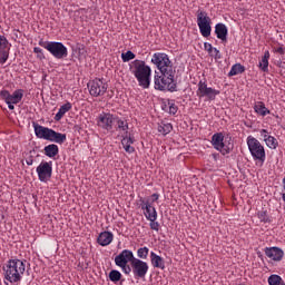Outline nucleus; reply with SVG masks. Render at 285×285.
Returning <instances> with one entry per match:
<instances>
[{"label": "nucleus", "instance_id": "f257e3e1", "mask_svg": "<svg viewBox=\"0 0 285 285\" xmlns=\"http://www.w3.org/2000/svg\"><path fill=\"white\" fill-rule=\"evenodd\" d=\"M129 70L138 81V86H140V88H150L153 68H150L146 61L139 59L131 61L129 65Z\"/></svg>", "mask_w": 285, "mask_h": 285}, {"label": "nucleus", "instance_id": "f03ea898", "mask_svg": "<svg viewBox=\"0 0 285 285\" xmlns=\"http://www.w3.org/2000/svg\"><path fill=\"white\" fill-rule=\"evenodd\" d=\"M176 71H155L154 88L155 90L177 92V81L175 80Z\"/></svg>", "mask_w": 285, "mask_h": 285}, {"label": "nucleus", "instance_id": "7ed1b4c3", "mask_svg": "<svg viewBox=\"0 0 285 285\" xmlns=\"http://www.w3.org/2000/svg\"><path fill=\"white\" fill-rule=\"evenodd\" d=\"M4 279L10 282V284H17L23 278V273H26V261L22 259H9L3 267Z\"/></svg>", "mask_w": 285, "mask_h": 285}, {"label": "nucleus", "instance_id": "20e7f679", "mask_svg": "<svg viewBox=\"0 0 285 285\" xmlns=\"http://www.w3.org/2000/svg\"><path fill=\"white\" fill-rule=\"evenodd\" d=\"M247 148L252 155L253 161L257 168H262L266 161V149L257 138L253 136L247 137Z\"/></svg>", "mask_w": 285, "mask_h": 285}, {"label": "nucleus", "instance_id": "39448f33", "mask_svg": "<svg viewBox=\"0 0 285 285\" xmlns=\"http://www.w3.org/2000/svg\"><path fill=\"white\" fill-rule=\"evenodd\" d=\"M151 63L158 68L159 72L175 71L173 61H170V58L164 52L154 53L151 57Z\"/></svg>", "mask_w": 285, "mask_h": 285}, {"label": "nucleus", "instance_id": "423d86ee", "mask_svg": "<svg viewBox=\"0 0 285 285\" xmlns=\"http://www.w3.org/2000/svg\"><path fill=\"white\" fill-rule=\"evenodd\" d=\"M219 92V90L214 89L213 87H208V82L206 81V79L199 80L198 89L196 91L198 99H207L208 101H215Z\"/></svg>", "mask_w": 285, "mask_h": 285}, {"label": "nucleus", "instance_id": "0eeeda50", "mask_svg": "<svg viewBox=\"0 0 285 285\" xmlns=\"http://www.w3.org/2000/svg\"><path fill=\"white\" fill-rule=\"evenodd\" d=\"M0 97L7 104L9 110H14V106L21 104L23 99V89H17L12 94L8 90H1Z\"/></svg>", "mask_w": 285, "mask_h": 285}, {"label": "nucleus", "instance_id": "6e6552de", "mask_svg": "<svg viewBox=\"0 0 285 285\" xmlns=\"http://www.w3.org/2000/svg\"><path fill=\"white\" fill-rule=\"evenodd\" d=\"M197 26L199 28L202 37H210V32H213V27H210V17H208V13L206 11H198Z\"/></svg>", "mask_w": 285, "mask_h": 285}, {"label": "nucleus", "instance_id": "1a4fd4ad", "mask_svg": "<svg viewBox=\"0 0 285 285\" xmlns=\"http://www.w3.org/2000/svg\"><path fill=\"white\" fill-rule=\"evenodd\" d=\"M39 181L48 184L52 179V161L42 160L36 168Z\"/></svg>", "mask_w": 285, "mask_h": 285}, {"label": "nucleus", "instance_id": "9d476101", "mask_svg": "<svg viewBox=\"0 0 285 285\" xmlns=\"http://www.w3.org/2000/svg\"><path fill=\"white\" fill-rule=\"evenodd\" d=\"M87 86L91 97H104L108 90V83L99 78L89 81Z\"/></svg>", "mask_w": 285, "mask_h": 285}, {"label": "nucleus", "instance_id": "9b49d317", "mask_svg": "<svg viewBox=\"0 0 285 285\" xmlns=\"http://www.w3.org/2000/svg\"><path fill=\"white\" fill-rule=\"evenodd\" d=\"M132 275L135 279H146L148 275L149 266L142 259L136 258L131 262Z\"/></svg>", "mask_w": 285, "mask_h": 285}, {"label": "nucleus", "instance_id": "f8f14e48", "mask_svg": "<svg viewBox=\"0 0 285 285\" xmlns=\"http://www.w3.org/2000/svg\"><path fill=\"white\" fill-rule=\"evenodd\" d=\"M47 50L55 59H66L68 57V47L62 42L50 41Z\"/></svg>", "mask_w": 285, "mask_h": 285}, {"label": "nucleus", "instance_id": "ddd939ff", "mask_svg": "<svg viewBox=\"0 0 285 285\" xmlns=\"http://www.w3.org/2000/svg\"><path fill=\"white\" fill-rule=\"evenodd\" d=\"M212 146L223 155H230L233 150V147L224 144V134L222 132H216L212 136Z\"/></svg>", "mask_w": 285, "mask_h": 285}, {"label": "nucleus", "instance_id": "4468645a", "mask_svg": "<svg viewBox=\"0 0 285 285\" xmlns=\"http://www.w3.org/2000/svg\"><path fill=\"white\" fill-rule=\"evenodd\" d=\"M115 115L110 112H101L96 118L97 126L102 128V130H111L112 124H115Z\"/></svg>", "mask_w": 285, "mask_h": 285}, {"label": "nucleus", "instance_id": "2eb2a0df", "mask_svg": "<svg viewBox=\"0 0 285 285\" xmlns=\"http://www.w3.org/2000/svg\"><path fill=\"white\" fill-rule=\"evenodd\" d=\"M139 202H140V208L144 212L146 220L148 222L150 219H157L158 217L157 209L155 208V206H153V203L144 198H140Z\"/></svg>", "mask_w": 285, "mask_h": 285}, {"label": "nucleus", "instance_id": "dca6fc26", "mask_svg": "<svg viewBox=\"0 0 285 285\" xmlns=\"http://www.w3.org/2000/svg\"><path fill=\"white\" fill-rule=\"evenodd\" d=\"M135 259L136 257L135 254H132V250L124 249L119 255L115 257V264L116 266H124L126 264H130L131 266Z\"/></svg>", "mask_w": 285, "mask_h": 285}, {"label": "nucleus", "instance_id": "f3484780", "mask_svg": "<svg viewBox=\"0 0 285 285\" xmlns=\"http://www.w3.org/2000/svg\"><path fill=\"white\" fill-rule=\"evenodd\" d=\"M32 127L35 130V135L38 139H45L46 141H49L52 129L48 127H43L39 125V122H35V121L32 122Z\"/></svg>", "mask_w": 285, "mask_h": 285}, {"label": "nucleus", "instance_id": "a211bd4d", "mask_svg": "<svg viewBox=\"0 0 285 285\" xmlns=\"http://www.w3.org/2000/svg\"><path fill=\"white\" fill-rule=\"evenodd\" d=\"M265 255L272 262H282L284 259V250L279 247H266Z\"/></svg>", "mask_w": 285, "mask_h": 285}, {"label": "nucleus", "instance_id": "6ab92c4d", "mask_svg": "<svg viewBox=\"0 0 285 285\" xmlns=\"http://www.w3.org/2000/svg\"><path fill=\"white\" fill-rule=\"evenodd\" d=\"M215 35L217 39H219L223 43H226V41H228V27L222 22H218L215 26Z\"/></svg>", "mask_w": 285, "mask_h": 285}, {"label": "nucleus", "instance_id": "aec40b11", "mask_svg": "<svg viewBox=\"0 0 285 285\" xmlns=\"http://www.w3.org/2000/svg\"><path fill=\"white\" fill-rule=\"evenodd\" d=\"M112 239H115L112 232H102L99 234L97 242L100 246H110V244H112Z\"/></svg>", "mask_w": 285, "mask_h": 285}, {"label": "nucleus", "instance_id": "412c9836", "mask_svg": "<svg viewBox=\"0 0 285 285\" xmlns=\"http://www.w3.org/2000/svg\"><path fill=\"white\" fill-rule=\"evenodd\" d=\"M150 259L151 266H154V268H160L161 271L166 268V263H164V258H161V256L157 255L155 252H150Z\"/></svg>", "mask_w": 285, "mask_h": 285}, {"label": "nucleus", "instance_id": "4be33fe9", "mask_svg": "<svg viewBox=\"0 0 285 285\" xmlns=\"http://www.w3.org/2000/svg\"><path fill=\"white\" fill-rule=\"evenodd\" d=\"M70 110H72V104L67 102L62 106H60L58 112L55 116V121H61V119H63V116L66 115V112H70Z\"/></svg>", "mask_w": 285, "mask_h": 285}, {"label": "nucleus", "instance_id": "5701e85b", "mask_svg": "<svg viewBox=\"0 0 285 285\" xmlns=\"http://www.w3.org/2000/svg\"><path fill=\"white\" fill-rule=\"evenodd\" d=\"M254 110L257 115H261V117H266V115H271V110H268V108H266V105L262 101L255 102Z\"/></svg>", "mask_w": 285, "mask_h": 285}, {"label": "nucleus", "instance_id": "b1692460", "mask_svg": "<svg viewBox=\"0 0 285 285\" xmlns=\"http://www.w3.org/2000/svg\"><path fill=\"white\" fill-rule=\"evenodd\" d=\"M66 139H67L66 134L57 132L53 129H51L49 141H53L55 144H63Z\"/></svg>", "mask_w": 285, "mask_h": 285}, {"label": "nucleus", "instance_id": "393cba45", "mask_svg": "<svg viewBox=\"0 0 285 285\" xmlns=\"http://www.w3.org/2000/svg\"><path fill=\"white\" fill-rule=\"evenodd\" d=\"M45 155L50 159L55 158L56 155H59V146L51 144L45 147Z\"/></svg>", "mask_w": 285, "mask_h": 285}, {"label": "nucleus", "instance_id": "a878e982", "mask_svg": "<svg viewBox=\"0 0 285 285\" xmlns=\"http://www.w3.org/2000/svg\"><path fill=\"white\" fill-rule=\"evenodd\" d=\"M243 72H246V67H244L242 63H235L229 72H228V77H235L237 75H242Z\"/></svg>", "mask_w": 285, "mask_h": 285}, {"label": "nucleus", "instance_id": "bb28decb", "mask_svg": "<svg viewBox=\"0 0 285 285\" xmlns=\"http://www.w3.org/2000/svg\"><path fill=\"white\" fill-rule=\"evenodd\" d=\"M158 132L166 137V135H170L173 132V125L170 122H161L158 125Z\"/></svg>", "mask_w": 285, "mask_h": 285}, {"label": "nucleus", "instance_id": "cd10ccee", "mask_svg": "<svg viewBox=\"0 0 285 285\" xmlns=\"http://www.w3.org/2000/svg\"><path fill=\"white\" fill-rule=\"evenodd\" d=\"M268 59H271V52L265 51L258 65L261 70H263V72H268Z\"/></svg>", "mask_w": 285, "mask_h": 285}, {"label": "nucleus", "instance_id": "c85d7f7f", "mask_svg": "<svg viewBox=\"0 0 285 285\" xmlns=\"http://www.w3.org/2000/svg\"><path fill=\"white\" fill-rule=\"evenodd\" d=\"M267 283L269 285H285L284 279L282 278V276L277 275V274H272L268 278H267Z\"/></svg>", "mask_w": 285, "mask_h": 285}, {"label": "nucleus", "instance_id": "c756f323", "mask_svg": "<svg viewBox=\"0 0 285 285\" xmlns=\"http://www.w3.org/2000/svg\"><path fill=\"white\" fill-rule=\"evenodd\" d=\"M265 144H266L267 148H271V150H275L279 146L277 138L273 137V136H269V138H267V140H265Z\"/></svg>", "mask_w": 285, "mask_h": 285}, {"label": "nucleus", "instance_id": "7c9ffc66", "mask_svg": "<svg viewBox=\"0 0 285 285\" xmlns=\"http://www.w3.org/2000/svg\"><path fill=\"white\" fill-rule=\"evenodd\" d=\"M257 217L263 224H271V216H268V212L261 210L257 213Z\"/></svg>", "mask_w": 285, "mask_h": 285}, {"label": "nucleus", "instance_id": "2f4dec72", "mask_svg": "<svg viewBox=\"0 0 285 285\" xmlns=\"http://www.w3.org/2000/svg\"><path fill=\"white\" fill-rule=\"evenodd\" d=\"M109 279H110V282H114V284H117V282H119L121 279V272H119L117 269H112L109 273Z\"/></svg>", "mask_w": 285, "mask_h": 285}, {"label": "nucleus", "instance_id": "473e14b6", "mask_svg": "<svg viewBox=\"0 0 285 285\" xmlns=\"http://www.w3.org/2000/svg\"><path fill=\"white\" fill-rule=\"evenodd\" d=\"M10 59V49H0V63L3 66Z\"/></svg>", "mask_w": 285, "mask_h": 285}, {"label": "nucleus", "instance_id": "72a5a7b5", "mask_svg": "<svg viewBox=\"0 0 285 285\" xmlns=\"http://www.w3.org/2000/svg\"><path fill=\"white\" fill-rule=\"evenodd\" d=\"M149 252H150V249H148V247H140L137 250V256L139 259H148Z\"/></svg>", "mask_w": 285, "mask_h": 285}, {"label": "nucleus", "instance_id": "f704fd0d", "mask_svg": "<svg viewBox=\"0 0 285 285\" xmlns=\"http://www.w3.org/2000/svg\"><path fill=\"white\" fill-rule=\"evenodd\" d=\"M10 41H8V38L6 36L0 35V50L10 49Z\"/></svg>", "mask_w": 285, "mask_h": 285}, {"label": "nucleus", "instance_id": "c9c22d12", "mask_svg": "<svg viewBox=\"0 0 285 285\" xmlns=\"http://www.w3.org/2000/svg\"><path fill=\"white\" fill-rule=\"evenodd\" d=\"M135 57H136L135 53L130 50L121 53V59H122L124 63H128V61H132V59H135Z\"/></svg>", "mask_w": 285, "mask_h": 285}, {"label": "nucleus", "instance_id": "e433bc0d", "mask_svg": "<svg viewBox=\"0 0 285 285\" xmlns=\"http://www.w3.org/2000/svg\"><path fill=\"white\" fill-rule=\"evenodd\" d=\"M118 130H121L124 135H128V122L118 119L117 120Z\"/></svg>", "mask_w": 285, "mask_h": 285}, {"label": "nucleus", "instance_id": "4c0bfd02", "mask_svg": "<svg viewBox=\"0 0 285 285\" xmlns=\"http://www.w3.org/2000/svg\"><path fill=\"white\" fill-rule=\"evenodd\" d=\"M121 144H122V147L124 146H132V144H135V138L129 136L128 132H127L122 137Z\"/></svg>", "mask_w": 285, "mask_h": 285}, {"label": "nucleus", "instance_id": "58836bf2", "mask_svg": "<svg viewBox=\"0 0 285 285\" xmlns=\"http://www.w3.org/2000/svg\"><path fill=\"white\" fill-rule=\"evenodd\" d=\"M169 115H177L179 108L175 105V100H168L167 102Z\"/></svg>", "mask_w": 285, "mask_h": 285}, {"label": "nucleus", "instance_id": "ea45409f", "mask_svg": "<svg viewBox=\"0 0 285 285\" xmlns=\"http://www.w3.org/2000/svg\"><path fill=\"white\" fill-rule=\"evenodd\" d=\"M33 52H35V55H37V59H40V61H43V59H46V55L43 53V49H41L39 47H35Z\"/></svg>", "mask_w": 285, "mask_h": 285}, {"label": "nucleus", "instance_id": "a19ab883", "mask_svg": "<svg viewBox=\"0 0 285 285\" xmlns=\"http://www.w3.org/2000/svg\"><path fill=\"white\" fill-rule=\"evenodd\" d=\"M149 227L151 230H156V233H159V222H157V218L149 219Z\"/></svg>", "mask_w": 285, "mask_h": 285}, {"label": "nucleus", "instance_id": "79ce46f5", "mask_svg": "<svg viewBox=\"0 0 285 285\" xmlns=\"http://www.w3.org/2000/svg\"><path fill=\"white\" fill-rule=\"evenodd\" d=\"M119 268H121L122 273H125V275H130L132 273V265H118Z\"/></svg>", "mask_w": 285, "mask_h": 285}, {"label": "nucleus", "instance_id": "37998d69", "mask_svg": "<svg viewBox=\"0 0 285 285\" xmlns=\"http://www.w3.org/2000/svg\"><path fill=\"white\" fill-rule=\"evenodd\" d=\"M259 132H261V137H263V141L266 142L268 140V138H271V135L268 134V130L262 129Z\"/></svg>", "mask_w": 285, "mask_h": 285}, {"label": "nucleus", "instance_id": "c03bdc74", "mask_svg": "<svg viewBox=\"0 0 285 285\" xmlns=\"http://www.w3.org/2000/svg\"><path fill=\"white\" fill-rule=\"evenodd\" d=\"M259 132H261V137H263V141L266 142L268 140V138H271V135L268 134V130L262 129Z\"/></svg>", "mask_w": 285, "mask_h": 285}, {"label": "nucleus", "instance_id": "a18cd8bd", "mask_svg": "<svg viewBox=\"0 0 285 285\" xmlns=\"http://www.w3.org/2000/svg\"><path fill=\"white\" fill-rule=\"evenodd\" d=\"M214 59H220L222 58V52H219V49L214 48L213 52H209Z\"/></svg>", "mask_w": 285, "mask_h": 285}, {"label": "nucleus", "instance_id": "49530a36", "mask_svg": "<svg viewBox=\"0 0 285 285\" xmlns=\"http://www.w3.org/2000/svg\"><path fill=\"white\" fill-rule=\"evenodd\" d=\"M41 48H45V50H48V46H50V41H43V39H40L38 42Z\"/></svg>", "mask_w": 285, "mask_h": 285}, {"label": "nucleus", "instance_id": "de8ad7c7", "mask_svg": "<svg viewBox=\"0 0 285 285\" xmlns=\"http://www.w3.org/2000/svg\"><path fill=\"white\" fill-rule=\"evenodd\" d=\"M125 149L126 153H128L129 155H132V153H135V147H131V145H126L122 147Z\"/></svg>", "mask_w": 285, "mask_h": 285}, {"label": "nucleus", "instance_id": "09e8293b", "mask_svg": "<svg viewBox=\"0 0 285 285\" xmlns=\"http://www.w3.org/2000/svg\"><path fill=\"white\" fill-rule=\"evenodd\" d=\"M204 46H205V50H207V52H213V50H214L213 45H210L209 42H205Z\"/></svg>", "mask_w": 285, "mask_h": 285}, {"label": "nucleus", "instance_id": "8fccbe9b", "mask_svg": "<svg viewBox=\"0 0 285 285\" xmlns=\"http://www.w3.org/2000/svg\"><path fill=\"white\" fill-rule=\"evenodd\" d=\"M26 164L27 166H32V164H35V159H32V156L26 159Z\"/></svg>", "mask_w": 285, "mask_h": 285}, {"label": "nucleus", "instance_id": "3c124183", "mask_svg": "<svg viewBox=\"0 0 285 285\" xmlns=\"http://www.w3.org/2000/svg\"><path fill=\"white\" fill-rule=\"evenodd\" d=\"M275 51L278 52V55H285V48L284 47H278Z\"/></svg>", "mask_w": 285, "mask_h": 285}, {"label": "nucleus", "instance_id": "603ef678", "mask_svg": "<svg viewBox=\"0 0 285 285\" xmlns=\"http://www.w3.org/2000/svg\"><path fill=\"white\" fill-rule=\"evenodd\" d=\"M151 202L155 203V202H158L159 200V194H153L151 195Z\"/></svg>", "mask_w": 285, "mask_h": 285}, {"label": "nucleus", "instance_id": "864d4df0", "mask_svg": "<svg viewBox=\"0 0 285 285\" xmlns=\"http://www.w3.org/2000/svg\"><path fill=\"white\" fill-rule=\"evenodd\" d=\"M283 189L285 190V177L283 178Z\"/></svg>", "mask_w": 285, "mask_h": 285}]
</instances>
